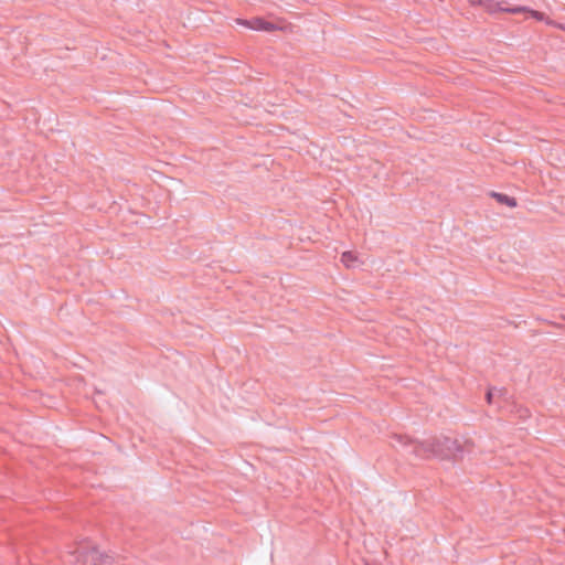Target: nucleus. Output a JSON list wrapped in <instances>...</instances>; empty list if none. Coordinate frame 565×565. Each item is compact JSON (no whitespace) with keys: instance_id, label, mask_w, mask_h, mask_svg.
<instances>
[{"instance_id":"f257e3e1","label":"nucleus","mask_w":565,"mask_h":565,"mask_svg":"<svg viewBox=\"0 0 565 565\" xmlns=\"http://www.w3.org/2000/svg\"><path fill=\"white\" fill-rule=\"evenodd\" d=\"M393 440L394 447L399 446L406 454H412L416 458L420 459L434 456L440 459L460 460L467 454H471L475 449V444L471 439H452L446 436L418 441L406 435L395 434L393 436Z\"/></svg>"},{"instance_id":"f03ea898","label":"nucleus","mask_w":565,"mask_h":565,"mask_svg":"<svg viewBox=\"0 0 565 565\" xmlns=\"http://www.w3.org/2000/svg\"><path fill=\"white\" fill-rule=\"evenodd\" d=\"M493 10L508 12V13H512V14L530 13L531 17H533L534 19H536L539 21H542L544 19V13H542L540 11L531 10L527 7H522V6L509 7L508 2L505 0L498 1L495 3V8Z\"/></svg>"},{"instance_id":"7ed1b4c3","label":"nucleus","mask_w":565,"mask_h":565,"mask_svg":"<svg viewBox=\"0 0 565 565\" xmlns=\"http://www.w3.org/2000/svg\"><path fill=\"white\" fill-rule=\"evenodd\" d=\"M92 565H107L110 563V556L100 552L97 547H93L87 555Z\"/></svg>"},{"instance_id":"20e7f679","label":"nucleus","mask_w":565,"mask_h":565,"mask_svg":"<svg viewBox=\"0 0 565 565\" xmlns=\"http://www.w3.org/2000/svg\"><path fill=\"white\" fill-rule=\"evenodd\" d=\"M237 24L244 25L252 30L264 31V19L263 18H253L250 20L237 19Z\"/></svg>"},{"instance_id":"39448f33","label":"nucleus","mask_w":565,"mask_h":565,"mask_svg":"<svg viewBox=\"0 0 565 565\" xmlns=\"http://www.w3.org/2000/svg\"><path fill=\"white\" fill-rule=\"evenodd\" d=\"M237 24L244 25L252 30L264 31V19L263 18H253L250 20L237 19Z\"/></svg>"},{"instance_id":"423d86ee","label":"nucleus","mask_w":565,"mask_h":565,"mask_svg":"<svg viewBox=\"0 0 565 565\" xmlns=\"http://www.w3.org/2000/svg\"><path fill=\"white\" fill-rule=\"evenodd\" d=\"M341 262L348 268H354L359 265L358 256L353 252H344L341 255Z\"/></svg>"},{"instance_id":"0eeeda50","label":"nucleus","mask_w":565,"mask_h":565,"mask_svg":"<svg viewBox=\"0 0 565 565\" xmlns=\"http://www.w3.org/2000/svg\"><path fill=\"white\" fill-rule=\"evenodd\" d=\"M491 196L494 198L500 204H505L510 207L516 206V200L503 193L492 192Z\"/></svg>"},{"instance_id":"6e6552de","label":"nucleus","mask_w":565,"mask_h":565,"mask_svg":"<svg viewBox=\"0 0 565 565\" xmlns=\"http://www.w3.org/2000/svg\"><path fill=\"white\" fill-rule=\"evenodd\" d=\"M278 28L276 24L269 22V21H266L264 19V31L265 32H273V31H276Z\"/></svg>"},{"instance_id":"1a4fd4ad","label":"nucleus","mask_w":565,"mask_h":565,"mask_svg":"<svg viewBox=\"0 0 565 565\" xmlns=\"http://www.w3.org/2000/svg\"><path fill=\"white\" fill-rule=\"evenodd\" d=\"M486 398H487V402H488L489 404H492V401H493V390H492V388H490V390L487 392Z\"/></svg>"}]
</instances>
